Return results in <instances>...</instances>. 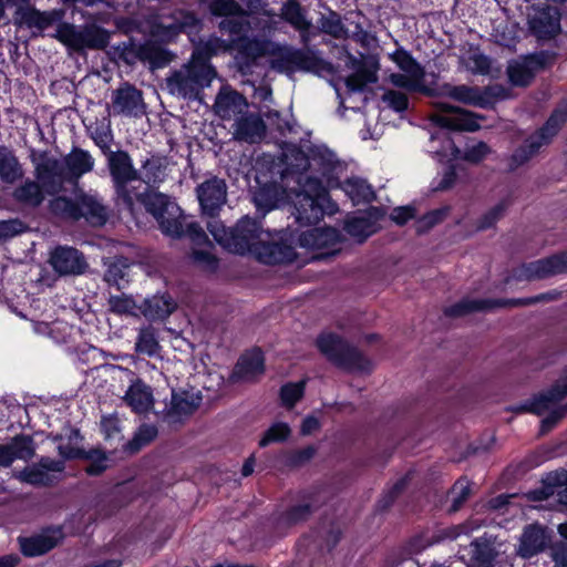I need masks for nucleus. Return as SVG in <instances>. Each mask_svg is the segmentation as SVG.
Returning a JSON list of instances; mask_svg holds the SVG:
<instances>
[{"label":"nucleus","instance_id":"c9c22d12","mask_svg":"<svg viewBox=\"0 0 567 567\" xmlns=\"http://www.w3.org/2000/svg\"><path fill=\"white\" fill-rule=\"evenodd\" d=\"M264 355L260 350L244 354L236 364L234 375L241 380H251L264 373Z\"/></svg>","mask_w":567,"mask_h":567},{"label":"nucleus","instance_id":"ea45409f","mask_svg":"<svg viewBox=\"0 0 567 567\" xmlns=\"http://www.w3.org/2000/svg\"><path fill=\"white\" fill-rule=\"evenodd\" d=\"M79 210L81 212V218H85L92 225H103L106 221L105 207L92 195L79 197Z\"/></svg>","mask_w":567,"mask_h":567},{"label":"nucleus","instance_id":"49530a36","mask_svg":"<svg viewBox=\"0 0 567 567\" xmlns=\"http://www.w3.org/2000/svg\"><path fill=\"white\" fill-rule=\"evenodd\" d=\"M234 47L235 39L223 40L218 37H210L207 41L198 45L193 53L200 54L202 59H205V61L209 63L212 55L231 52L234 51Z\"/></svg>","mask_w":567,"mask_h":567},{"label":"nucleus","instance_id":"0eeeda50","mask_svg":"<svg viewBox=\"0 0 567 567\" xmlns=\"http://www.w3.org/2000/svg\"><path fill=\"white\" fill-rule=\"evenodd\" d=\"M109 168L117 199L133 213L137 195L132 183L138 182V171L134 168L132 158L126 152H113L109 156Z\"/></svg>","mask_w":567,"mask_h":567},{"label":"nucleus","instance_id":"393cba45","mask_svg":"<svg viewBox=\"0 0 567 567\" xmlns=\"http://www.w3.org/2000/svg\"><path fill=\"white\" fill-rule=\"evenodd\" d=\"M550 542V535L539 524L526 526L520 535L517 555L522 558H532L542 553Z\"/></svg>","mask_w":567,"mask_h":567},{"label":"nucleus","instance_id":"37998d69","mask_svg":"<svg viewBox=\"0 0 567 567\" xmlns=\"http://www.w3.org/2000/svg\"><path fill=\"white\" fill-rule=\"evenodd\" d=\"M340 187L353 204L370 202L374 198L372 187L367 183V181L359 177L348 178L340 185Z\"/></svg>","mask_w":567,"mask_h":567},{"label":"nucleus","instance_id":"4c0bfd02","mask_svg":"<svg viewBox=\"0 0 567 567\" xmlns=\"http://www.w3.org/2000/svg\"><path fill=\"white\" fill-rule=\"evenodd\" d=\"M567 121V103L558 105L543 127H540L534 135L546 146L560 131Z\"/></svg>","mask_w":567,"mask_h":567},{"label":"nucleus","instance_id":"a19ab883","mask_svg":"<svg viewBox=\"0 0 567 567\" xmlns=\"http://www.w3.org/2000/svg\"><path fill=\"white\" fill-rule=\"evenodd\" d=\"M336 229L330 227H316L302 233L300 245L309 248H321L337 240Z\"/></svg>","mask_w":567,"mask_h":567},{"label":"nucleus","instance_id":"c85d7f7f","mask_svg":"<svg viewBox=\"0 0 567 567\" xmlns=\"http://www.w3.org/2000/svg\"><path fill=\"white\" fill-rule=\"evenodd\" d=\"M62 16V10L40 11L32 6H20L16 11V17H18L22 23L27 24L29 28H37L39 30L49 28L55 21L60 20Z\"/></svg>","mask_w":567,"mask_h":567},{"label":"nucleus","instance_id":"bf43d9fd","mask_svg":"<svg viewBox=\"0 0 567 567\" xmlns=\"http://www.w3.org/2000/svg\"><path fill=\"white\" fill-rule=\"evenodd\" d=\"M128 265L125 259L116 258L112 261L104 275V279L110 285H115L121 287L122 281L125 280L127 276Z\"/></svg>","mask_w":567,"mask_h":567},{"label":"nucleus","instance_id":"dca6fc26","mask_svg":"<svg viewBox=\"0 0 567 567\" xmlns=\"http://www.w3.org/2000/svg\"><path fill=\"white\" fill-rule=\"evenodd\" d=\"M145 110L142 92L132 84L124 83L112 92L110 114L138 117L145 114Z\"/></svg>","mask_w":567,"mask_h":567},{"label":"nucleus","instance_id":"b1692460","mask_svg":"<svg viewBox=\"0 0 567 567\" xmlns=\"http://www.w3.org/2000/svg\"><path fill=\"white\" fill-rule=\"evenodd\" d=\"M382 217V209L369 207L363 212L348 217L344 228L351 237L362 241L378 230V221Z\"/></svg>","mask_w":567,"mask_h":567},{"label":"nucleus","instance_id":"4be33fe9","mask_svg":"<svg viewBox=\"0 0 567 567\" xmlns=\"http://www.w3.org/2000/svg\"><path fill=\"white\" fill-rule=\"evenodd\" d=\"M547 61L544 53L532 54L508 63L506 73L509 82L515 86H527L538 71H540Z\"/></svg>","mask_w":567,"mask_h":567},{"label":"nucleus","instance_id":"680f3d73","mask_svg":"<svg viewBox=\"0 0 567 567\" xmlns=\"http://www.w3.org/2000/svg\"><path fill=\"white\" fill-rule=\"evenodd\" d=\"M209 10L218 17H237L245 11L235 0H213L209 3Z\"/></svg>","mask_w":567,"mask_h":567},{"label":"nucleus","instance_id":"2f4dec72","mask_svg":"<svg viewBox=\"0 0 567 567\" xmlns=\"http://www.w3.org/2000/svg\"><path fill=\"white\" fill-rule=\"evenodd\" d=\"M280 17L300 32L301 42L307 45L310 41L311 22L306 18L301 6L295 0L287 1L280 9Z\"/></svg>","mask_w":567,"mask_h":567},{"label":"nucleus","instance_id":"5fc2aeb1","mask_svg":"<svg viewBox=\"0 0 567 567\" xmlns=\"http://www.w3.org/2000/svg\"><path fill=\"white\" fill-rule=\"evenodd\" d=\"M254 203L259 212L265 214L278 206V189L274 185L261 187L254 194Z\"/></svg>","mask_w":567,"mask_h":567},{"label":"nucleus","instance_id":"5701e85b","mask_svg":"<svg viewBox=\"0 0 567 567\" xmlns=\"http://www.w3.org/2000/svg\"><path fill=\"white\" fill-rule=\"evenodd\" d=\"M50 265L60 276H79L89 267L82 252L75 248L62 246L51 252Z\"/></svg>","mask_w":567,"mask_h":567},{"label":"nucleus","instance_id":"e2e57ef3","mask_svg":"<svg viewBox=\"0 0 567 567\" xmlns=\"http://www.w3.org/2000/svg\"><path fill=\"white\" fill-rule=\"evenodd\" d=\"M246 27L247 22L245 11H243L240 16L224 19L219 23L220 31L228 33L230 39L240 38V34L246 30Z\"/></svg>","mask_w":567,"mask_h":567},{"label":"nucleus","instance_id":"3c124183","mask_svg":"<svg viewBox=\"0 0 567 567\" xmlns=\"http://www.w3.org/2000/svg\"><path fill=\"white\" fill-rule=\"evenodd\" d=\"M285 163L287 165V174H298L306 172L311 166V154L307 155L301 150L293 147L285 154Z\"/></svg>","mask_w":567,"mask_h":567},{"label":"nucleus","instance_id":"6ab92c4d","mask_svg":"<svg viewBox=\"0 0 567 567\" xmlns=\"http://www.w3.org/2000/svg\"><path fill=\"white\" fill-rule=\"evenodd\" d=\"M203 213L215 217L227 202V185L224 179L212 177L196 188Z\"/></svg>","mask_w":567,"mask_h":567},{"label":"nucleus","instance_id":"f257e3e1","mask_svg":"<svg viewBox=\"0 0 567 567\" xmlns=\"http://www.w3.org/2000/svg\"><path fill=\"white\" fill-rule=\"evenodd\" d=\"M214 239L226 250L234 254H252L259 261L268 265L289 262L295 259L293 249L270 240V234L264 231L259 223L248 216L243 217L234 228H226L217 219L207 223Z\"/></svg>","mask_w":567,"mask_h":567},{"label":"nucleus","instance_id":"8fccbe9b","mask_svg":"<svg viewBox=\"0 0 567 567\" xmlns=\"http://www.w3.org/2000/svg\"><path fill=\"white\" fill-rule=\"evenodd\" d=\"M511 205V197L502 198L476 220V229L485 230L493 227L501 218L505 216Z\"/></svg>","mask_w":567,"mask_h":567},{"label":"nucleus","instance_id":"864d4df0","mask_svg":"<svg viewBox=\"0 0 567 567\" xmlns=\"http://www.w3.org/2000/svg\"><path fill=\"white\" fill-rule=\"evenodd\" d=\"M319 29L336 39H342L346 38L348 34V30L344 27L341 17L330 11L328 14H323L320 17L319 21Z\"/></svg>","mask_w":567,"mask_h":567},{"label":"nucleus","instance_id":"9d476101","mask_svg":"<svg viewBox=\"0 0 567 567\" xmlns=\"http://www.w3.org/2000/svg\"><path fill=\"white\" fill-rule=\"evenodd\" d=\"M559 293L547 292L540 293L533 298H519V299H499V300H462L445 310V313L451 317H460L473 311L489 310L498 307H524L532 303L548 301L556 299Z\"/></svg>","mask_w":567,"mask_h":567},{"label":"nucleus","instance_id":"4d7b16f0","mask_svg":"<svg viewBox=\"0 0 567 567\" xmlns=\"http://www.w3.org/2000/svg\"><path fill=\"white\" fill-rule=\"evenodd\" d=\"M81 29L72 23L63 22L59 24L54 37L69 48L79 50Z\"/></svg>","mask_w":567,"mask_h":567},{"label":"nucleus","instance_id":"7ed1b4c3","mask_svg":"<svg viewBox=\"0 0 567 567\" xmlns=\"http://www.w3.org/2000/svg\"><path fill=\"white\" fill-rule=\"evenodd\" d=\"M216 74L210 63L202 59L200 54L193 53L187 64L166 78V89L174 96L196 100L204 87L210 85Z\"/></svg>","mask_w":567,"mask_h":567},{"label":"nucleus","instance_id":"58836bf2","mask_svg":"<svg viewBox=\"0 0 567 567\" xmlns=\"http://www.w3.org/2000/svg\"><path fill=\"white\" fill-rule=\"evenodd\" d=\"M137 56L141 61L150 63L152 69H159L167 65L173 55L155 42H146L137 49Z\"/></svg>","mask_w":567,"mask_h":567},{"label":"nucleus","instance_id":"f8f14e48","mask_svg":"<svg viewBox=\"0 0 567 567\" xmlns=\"http://www.w3.org/2000/svg\"><path fill=\"white\" fill-rule=\"evenodd\" d=\"M437 109L441 113L433 114L431 120L441 128L475 132L481 127L480 120L483 116H478L473 112L452 106L447 103H437Z\"/></svg>","mask_w":567,"mask_h":567},{"label":"nucleus","instance_id":"1a4fd4ad","mask_svg":"<svg viewBox=\"0 0 567 567\" xmlns=\"http://www.w3.org/2000/svg\"><path fill=\"white\" fill-rule=\"evenodd\" d=\"M560 19L559 9L548 4L532 6L527 10L528 31L538 41L556 38L561 31Z\"/></svg>","mask_w":567,"mask_h":567},{"label":"nucleus","instance_id":"052dcab7","mask_svg":"<svg viewBox=\"0 0 567 567\" xmlns=\"http://www.w3.org/2000/svg\"><path fill=\"white\" fill-rule=\"evenodd\" d=\"M558 533L564 540L557 542L553 545L550 557L557 567H567V524L558 526Z\"/></svg>","mask_w":567,"mask_h":567},{"label":"nucleus","instance_id":"79ce46f5","mask_svg":"<svg viewBox=\"0 0 567 567\" xmlns=\"http://www.w3.org/2000/svg\"><path fill=\"white\" fill-rule=\"evenodd\" d=\"M334 168V154L327 150L320 148L311 151V166L309 167V169L318 173L322 178L327 179L330 187H334V185L330 181V175L333 173Z\"/></svg>","mask_w":567,"mask_h":567},{"label":"nucleus","instance_id":"7c9ffc66","mask_svg":"<svg viewBox=\"0 0 567 567\" xmlns=\"http://www.w3.org/2000/svg\"><path fill=\"white\" fill-rule=\"evenodd\" d=\"M65 173L69 183L78 181L82 175L91 172L94 167V158L87 151L81 148L72 150L64 158Z\"/></svg>","mask_w":567,"mask_h":567},{"label":"nucleus","instance_id":"338daca9","mask_svg":"<svg viewBox=\"0 0 567 567\" xmlns=\"http://www.w3.org/2000/svg\"><path fill=\"white\" fill-rule=\"evenodd\" d=\"M447 212V208H440L425 214L416 221V231L422 234L430 230L432 227L444 220Z\"/></svg>","mask_w":567,"mask_h":567},{"label":"nucleus","instance_id":"20e7f679","mask_svg":"<svg viewBox=\"0 0 567 567\" xmlns=\"http://www.w3.org/2000/svg\"><path fill=\"white\" fill-rule=\"evenodd\" d=\"M566 395L567 371L549 390L517 408V411L530 412L539 416L546 414L540 424V433L546 434L567 415V403L560 404Z\"/></svg>","mask_w":567,"mask_h":567},{"label":"nucleus","instance_id":"9b49d317","mask_svg":"<svg viewBox=\"0 0 567 567\" xmlns=\"http://www.w3.org/2000/svg\"><path fill=\"white\" fill-rule=\"evenodd\" d=\"M392 60L403 72L391 74L390 80L395 86L413 92L425 90V71L409 52L399 49L392 54Z\"/></svg>","mask_w":567,"mask_h":567},{"label":"nucleus","instance_id":"ddd939ff","mask_svg":"<svg viewBox=\"0 0 567 567\" xmlns=\"http://www.w3.org/2000/svg\"><path fill=\"white\" fill-rule=\"evenodd\" d=\"M130 382L122 396V402L134 413L146 415L154 408V394L152 388L128 369H120Z\"/></svg>","mask_w":567,"mask_h":567},{"label":"nucleus","instance_id":"f3484780","mask_svg":"<svg viewBox=\"0 0 567 567\" xmlns=\"http://www.w3.org/2000/svg\"><path fill=\"white\" fill-rule=\"evenodd\" d=\"M271 64L272 68L280 71L293 69L317 71L324 69L326 62L317 51L285 48L280 51L278 58L272 60Z\"/></svg>","mask_w":567,"mask_h":567},{"label":"nucleus","instance_id":"cd10ccee","mask_svg":"<svg viewBox=\"0 0 567 567\" xmlns=\"http://www.w3.org/2000/svg\"><path fill=\"white\" fill-rule=\"evenodd\" d=\"M63 538L60 527L47 529L29 538H20L21 551L29 557L40 556L54 548Z\"/></svg>","mask_w":567,"mask_h":567},{"label":"nucleus","instance_id":"4468645a","mask_svg":"<svg viewBox=\"0 0 567 567\" xmlns=\"http://www.w3.org/2000/svg\"><path fill=\"white\" fill-rule=\"evenodd\" d=\"M567 272V251L555 254L528 264L516 270L519 280H542Z\"/></svg>","mask_w":567,"mask_h":567},{"label":"nucleus","instance_id":"603ef678","mask_svg":"<svg viewBox=\"0 0 567 567\" xmlns=\"http://www.w3.org/2000/svg\"><path fill=\"white\" fill-rule=\"evenodd\" d=\"M311 513L312 507L309 504H299L292 506L277 518V527L287 528L293 526L300 522L306 520L311 515Z\"/></svg>","mask_w":567,"mask_h":567},{"label":"nucleus","instance_id":"6e6552de","mask_svg":"<svg viewBox=\"0 0 567 567\" xmlns=\"http://www.w3.org/2000/svg\"><path fill=\"white\" fill-rule=\"evenodd\" d=\"M31 162L34 166V177L47 194H56L63 189L65 183H69L62 159L40 153L32 155Z\"/></svg>","mask_w":567,"mask_h":567},{"label":"nucleus","instance_id":"09e8293b","mask_svg":"<svg viewBox=\"0 0 567 567\" xmlns=\"http://www.w3.org/2000/svg\"><path fill=\"white\" fill-rule=\"evenodd\" d=\"M79 50L104 49L109 44V35L105 30L90 25L81 29Z\"/></svg>","mask_w":567,"mask_h":567},{"label":"nucleus","instance_id":"6e6d98bb","mask_svg":"<svg viewBox=\"0 0 567 567\" xmlns=\"http://www.w3.org/2000/svg\"><path fill=\"white\" fill-rule=\"evenodd\" d=\"M157 436V429L152 424L142 425L134 437L124 447L130 453H136L142 446L151 443Z\"/></svg>","mask_w":567,"mask_h":567},{"label":"nucleus","instance_id":"a211bd4d","mask_svg":"<svg viewBox=\"0 0 567 567\" xmlns=\"http://www.w3.org/2000/svg\"><path fill=\"white\" fill-rule=\"evenodd\" d=\"M202 399L199 391L173 390L169 403L161 412L162 416L168 423H179L199 408Z\"/></svg>","mask_w":567,"mask_h":567},{"label":"nucleus","instance_id":"f704fd0d","mask_svg":"<svg viewBox=\"0 0 567 567\" xmlns=\"http://www.w3.org/2000/svg\"><path fill=\"white\" fill-rule=\"evenodd\" d=\"M23 176V166L14 152L7 146H0V181L4 184H14Z\"/></svg>","mask_w":567,"mask_h":567},{"label":"nucleus","instance_id":"0e129e2a","mask_svg":"<svg viewBox=\"0 0 567 567\" xmlns=\"http://www.w3.org/2000/svg\"><path fill=\"white\" fill-rule=\"evenodd\" d=\"M305 384V381L285 384L280 391L282 404L287 408H292L302 398Z\"/></svg>","mask_w":567,"mask_h":567},{"label":"nucleus","instance_id":"412c9836","mask_svg":"<svg viewBox=\"0 0 567 567\" xmlns=\"http://www.w3.org/2000/svg\"><path fill=\"white\" fill-rule=\"evenodd\" d=\"M63 470L64 463L62 461L45 457L41 458L38 464L14 472L13 477L29 485L45 486L50 485L55 480V474Z\"/></svg>","mask_w":567,"mask_h":567},{"label":"nucleus","instance_id":"bb28decb","mask_svg":"<svg viewBox=\"0 0 567 567\" xmlns=\"http://www.w3.org/2000/svg\"><path fill=\"white\" fill-rule=\"evenodd\" d=\"M34 452V441L31 436L16 435L8 444H0V466L8 467L16 460L29 461Z\"/></svg>","mask_w":567,"mask_h":567},{"label":"nucleus","instance_id":"de8ad7c7","mask_svg":"<svg viewBox=\"0 0 567 567\" xmlns=\"http://www.w3.org/2000/svg\"><path fill=\"white\" fill-rule=\"evenodd\" d=\"M50 212L65 219L78 220L81 218V212L79 210V198L72 200L65 196H58L49 203Z\"/></svg>","mask_w":567,"mask_h":567},{"label":"nucleus","instance_id":"72a5a7b5","mask_svg":"<svg viewBox=\"0 0 567 567\" xmlns=\"http://www.w3.org/2000/svg\"><path fill=\"white\" fill-rule=\"evenodd\" d=\"M140 309L148 320H161L167 318L176 309V302L167 293L154 295L145 299Z\"/></svg>","mask_w":567,"mask_h":567},{"label":"nucleus","instance_id":"e433bc0d","mask_svg":"<svg viewBox=\"0 0 567 567\" xmlns=\"http://www.w3.org/2000/svg\"><path fill=\"white\" fill-rule=\"evenodd\" d=\"M167 162L162 156H151L146 158L138 171V181L148 186H155L162 183L166 177Z\"/></svg>","mask_w":567,"mask_h":567},{"label":"nucleus","instance_id":"aec40b11","mask_svg":"<svg viewBox=\"0 0 567 567\" xmlns=\"http://www.w3.org/2000/svg\"><path fill=\"white\" fill-rule=\"evenodd\" d=\"M235 60L241 72H246L257 59L272 53L274 43L266 39L240 37L235 39Z\"/></svg>","mask_w":567,"mask_h":567},{"label":"nucleus","instance_id":"f03ea898","mask_svg":"<svg viewBox=\"0 0 567 567\" xmlns=\"http://www.w3.org/2000/svg\"><path fill=\"white\" fill-rule=\"evenodd\" d=\"M135 204L141 203L158 221L162 231L171 237L188 236L195 244L206 240L203 228L186 217L181 208L166 195L153 190L138 192Z\"/></svg>","mask_w":567,"mask_h":567},{"label":"nucleus","instance_id":"774afa93","mask_svg":"<svg viewBox=\"0 0 567 567\" xmlns=\"http://www.w3.org/2000/svg\"><path fill=\"white\" fill-rule=\"evenodd\" d=\"M109 306L112 312L117 315H134L136 310L135 302L127 296H111Z\"/></svg>","mask_w":567,"mask_h":567},{"label":"nucleus","instance_id":"a18cd8bd","mask_svg":"<svg viewBox=\"0 0 567 567\" xmlns=\"http://www.w3.org/2000/svg\"><path fill=\"white\" fill-rule=\"evenodd\" d=\"M543 146L545 145L534 134L530 135L511 156V169H516L527 163L540 151Z\"/></svg>","mask_w":567,"mask_h":567},{"label":"nucleus","instance_id":"a878e982","mask_svg":"<svg viewBox=\"0 0 567 567\" xmlns=\"http://www.w3.org/2000/svg\"><path fill=\"white\" fill-rule=\"evenodd\" d=\"M246 99L229 87H223L216 96L214 110L223 120H237L247 111Z\"/></svg>","mask_w":567,"mask_h":567},{"label":"nucleus","instance_id":"69168bd1","mask_svg":"<svg viewBox=\"0 0 567 567\" xmlns=\"http://www.w3.org/2000/svg\"><path fill=\"white\" fill-rule=\"evenodd\" d=\"M471 494L470 482L466 478H460L453 485L451 495H452V505L451 511L457 512L462 505L466 502Z\"/></svg>","mask_w":567,"mask_h":567},{"label":"nucleus","instance_id":"473e14b6","mask_svg":"<svg viewBox=\"0 0 567 567\" xmlns=\"http://www.w3.org/2000/svg\"><path fill=\"white\" fill-rule=\"evenodd\" d=\"M45 194L47 192L38 179H25L14 188L12 197L22 206L37 208L43 204Z\"/></svg>","mask_w":567,"mask_h":567},{"label":"nucleus","instance_id":"13d9d810","mask_svg":"<svg viewBox=\"0 0 567 567\" xmlns=\"http://www.w3.org/2000/svg\"><path fill=\"white\" fill-rule=\"evenodd\" d=\"M291 434L290 426L285 422L274 423L259 441V446L265 447L270 443L284 442Z\"/></svg>","mask_w":567,"mask_h":567},{"label":"nucleus","instance_id":"423d86ee","mask_svg":"<svg viewBox=\"0 0 567 567\" xmlns=\"http://www.w3.org/2000/svg\"><path fill=\"white\" fill-rule=\"evenodd\" d=\"M317 347L329 361L348 371L369 372L372 368L361 352L334 333L319 336Z\"/></svg>","mask_w":567,"mask_h":567},{"label":"nucleus","instance_id":"c03bdc74","mask_svg":"<svg viewBox=\"0 0 567 567\" xmlns=\"http://www.w3.org/2000/svg\"><path fill=\"white\" fill-rule=\"evenodd\" d=\"M159 350L161 346L155 329L151 326L140 328L135 341V351L140 354L154 357L159 353Z\"/></svg>","mask_w":567,"mask_h":567},{"label":"nucleus","instance_id":"2eb2a0df","mask_svg":"<svg viewBox=\"0 0 567 567\" xmlns=\"http://www.w3.org/2000/svg\"><path fill=\"white\" fill-rule=\"evenodd\" d=\"M442 90L443 94L452 100L480 107H487L491 104V97H506L505 90L501 86H489L482 91L476 86L465 84H445Z\"/></svg>","mask_w":567,"mask_h":567},{"label":"nucleus","instance_id":"c756f323","mask_svg":"<svg viewBox=\"0 0 567 567\" xmlns=\"http://www.w3.org/2000/svg\"><path fill=\"white\" fill-rule=\"evenodd\" d=\"M266 132L262 118L255 114H241L234 124V136L237 140L255 143L259 141Z\"/></svg>","mask_w":567,"mask_h":567},{"label":"nucleus","instance_id":"39448f33","mask_svg":"<svg viewBox=\"0 0 567 567\" xmlns=\"http://www.w3.org/2000/svg\"><path fill=\"white\" fill-rule=\"evenodd\" d=\"M300 189L292 200L293 215L301 226L317 224L323 216V203L328 202L327 189L318 176H300Z\"/></svg>","mask_w":567,"mask_h":567}]
</instances>
